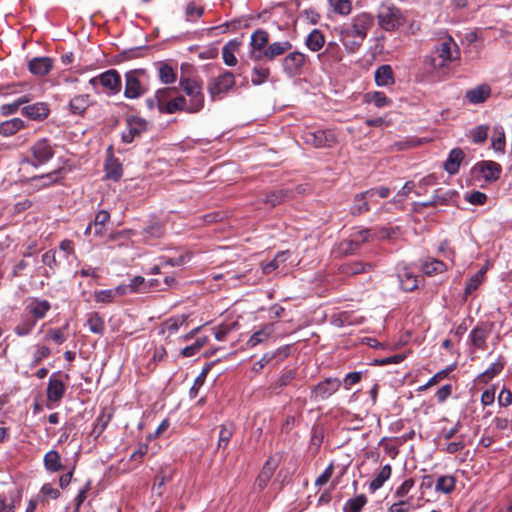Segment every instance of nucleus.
<instances>
[{"instance_id": "864d4df0", "label": "nucleus", "mask_w": 512, "mask_h": 512, "mask_svg": "<svg viewBox=\"0 0 512 512\" xmlns=\"http://www.w3.org/2000/svg\"><path fill=\"white\" fill-rule=\"evenodd\" d=\"M422 270L427 276H433L445 272L447 265L441 260L431 259L423 264Z\"/></svg>"}, {"instance_id": "39448f33", "label": "nucleus", "mask_w": 512, "mask_h": 512, "mask_svg": "<svg viewBox=\"0 0 512 512\" xmlns=\"http://www.w3.org/2000/svg\"><path fill=\"white\" fill-rule=\"evenodd\" d=\"M78 453L74 452L72 456L67 457L59 453L58 450H49L44 456L45 468L50 472L71 471L75 469Z\"/></svg>"}, {"instance_id": "bf43d9fd", "label": "nucleus", "mask_w": 512, "mask_h": 512, "mask_svg": "<svg viewBox=\"0 0 512 512\" xmlns=\"http://www.w3.org/2000/svg\"><path fill=\"white\" fill-rule=\"evenodd\" d=\"M360 245L352 239L351 237L349 239L342 240L337 247V251L342 256H349L355 254L359 249Z\"/></svg>"}, {"instance_id": "7c9ffc66", "label": "nucleus", "mask_w": 512, "mask_h": 512, "mask_svg": "<svg viewBox=\"0 0 512 512\" xmlns=\"http://www.w3.org/2000/svg\"><path fill=\"white\" fill-rule=\"evenodd\" d=\"M296 375L297 372L295 369H283L279 377L270 384L269 390L272 393L279 395L283 388L288 386L296 378Z\"/></svg>"}, {"instance_id": "13d9d810", "label": "nucleus", "mask_w": 512, "mask_h": 512, "mask_svg": "<svg viewBox=\"0 0 512 512\" xmlns=\"http://www.w3.org/2000/svg\"><path fill=\"white\" fill-rule=\"evenodd\" d=\"M486 273V270L484 268L480 269L478 272H476L466 283L465 290H464V296L467 298L470 294H472L474 291L478 289L480 284L484 280V275Z\"/></svg>"}, {"instance_id": "58836bf2", "label": "nucleus", "mask_w": 512, "mask_h": 512, "mask_svg": "<svg viewBox=\"0 0 512 512\" xmlns=\"http://www.w3.org/2000/svg\"><path fill=\"white\" fill-rule=\"evenodd\" d=\"M36 324L37 321L33 319V317L28 314L22 315L19 323L14 327L13 331L19 337L27 336L31 334Z\"/></svg>"}, {"instance_id": "37998d69", "label": "nucleus", "mask_w": 512, "mask_h": 512, "mask_svg": "<svg viewBox=\"0 0 512 512\" xmlns=\"http://www.w3.org/2000/svg\"><path fill=\"white\" fill-rule=\"evenodd\" d=\"M492 148L496 152L504 153L506 146V136L503 126L495 125L493 127V136L491 139Z\"/></svg>"}, {"instance_id": "2f4dec72", "label": "nucleus", "mask_w": 512, "mask_h": 512, "mask_svg": "<svg viewBox=\"0 0 512 512\" xmlns=\"http://www.w3.org/2000/svg\"><path fill=\"white\" fill-rule=\"evenodd\" d=\"M374 78L379 87H389L395 83L394 72L389 64L379 66L375 71Z\"/></svg>"}, {"instance_id": "4468645a", "label": "nucleus", "mask_w": 512, "mask_h": 512, "mask_svg": "<svg viewBox=\"0 0 512 512\" xmlns=\"http://www.w3.org/2000/svg\"><path fill=\"white\" fill-rule=\"evenodd\" d=\"M397 278L403 291L412 292L418 288L420 275L411 266L402 264L397 266Z\"/></svg>"}, {"instance_id": "f704fd0d", "label": "nucleus", "mask_w": 512, "mask_h": 512, "mask_svg": "<svg viewBox=\"0 0 512 512\" xmlns=\"http://www.w3.org/2000/svg\"><path fill=\"white\" fill-rule=\"evenodd\" d=\"M188 320V315L181 314V315H175L168 319H166L162 324L160 328V334H164L165 332H168L170 335L176 333L181 326L186 324Z\"/></svg>"}, {"instance_id": "ddd939ff", "label": "nucleus", "mask_w": 512, "mask_h": 512, "mask_svg": "<svg viewBox=\"0 0 512 512\" xmlns=\"http://www.w3.org/2000/svg\"><path fill=\"white\" fill-rule=\"evenodd\" d=\"M457 195L456 191L449 190L442 193L441 189H436L430 200L425 202H414L412 210L415 213H421L422 209L426 207L449 205L455 201Z\"/></svg>"}, {"instance_id": "9d476101", "label": "nucleus", "mask_w": 512, "mask_h": 512, "mask_svg": "<svg viewBox=\"0 0 512 512\" xmlns=\"http://www.w3.org/2000/svg\"><path fill=\"white\" fill-rule=\"evenodd\" d=\"M290 353L291 345H284L274 351L266 352L261 359L253 365L252 370L259 373L267 365H271L275 368L289 357Z\"/></svg>"}, {"instance_id": "72a5a7b5", "label": "nucleus", "mask_w": 512, "mask_h": 512, "mask_svg": "<svg viewBox=\"0 0 512 512\" xmlns=\"http://www.w3.org/2000/svg\"><path fill=\"white\" fill-rule=\"evenodd\" d=\"M249 20L250 19H248V18L234 19V20L226 22L222 25L212 27L209 29V31L211 33L215 32L214 33L215 35H217L219 33H225L227 31L236 32L242 28H248L250 25Z\"/></svg>"}, {"instance_id": "f03ea898", "label": "nucleus", "mask_w": 512, "mask_h": 512, "mask_svg": "<svg viewBox=\"0 0 512 512\" xmlns=\"http://www.w3.org/2000/svg\"><path fill=\"white\" fill-rule=\"evenodd\" d=\"M459 57V48L452 38L446 39L435 47L432 54L427 57L426 62L432 69L437 70L446 66Z\"/></svg>"}, {"instance_id": "f3484780", "label": "nucleus", "mask_w": 512, "mask_h": 512, "mask_svg": "<svg viewBox=\"0 0 512 512\" xmlns=\"http://www.w3.org/2000/svg\"><path fill=\"white\" fill-rule=\"evenodd\" d=\"M98 79L100 80V85L106 89L107 95H116L121 91L122 79L117 70H107L99 74Z\"/></svg>"}, {"instance_id": "e433bc0d", "label": "nucleus", "mask_w": 512, "mask_h": 512, "mask_svg": "<svg viewBox=\"0 0 512 512\" xmlns=\"http://www.w3.org/2000/svg\"><path fill=\"white\" fill-rule=\"evenodd\" d=\"M63 171L64 168L61 167L47 174L33 176L32 178H30V181L40 182V184L38 185L39 189L47 188L53 184L60 182L59 176L63 173Z\"/></svg>"}, {"instance_id": "6ab92c4d", "label": "nucleus", "mask_w": 512, "mask_h": 512, "mask_svg": "<svg viewBox=\"0 0 512 512\" xmlns=\"http://www.w3.org/2000/svg\"><path fill=\"white\" fill-rule=\"evenodd\" d=\"M51 310V303L46 299L32 297L25 306V312L37 322L47 315Z\"/></svg>"}, {"instance_id": "c756f323", "label": "nucleus", "mask_w": 512, "mask_h": 512, "mask_svg": "<svg viewBox=\"0 0 512 512\" xmlns=\"http://www.w3.org/2000/svg\"><path fill=\"white\" fill-rule=\"evenodd\" d=\"M372 199V192L364 191L354 196L353 205L350 207V213L353 216L361 215L370 210L369 200Z\"/></svg>"}, {"instance_id": "e2e57ef3", "label": "nucleus", "mask_w": 512, "mask_h": 512, "mask_svg": "<svg viewBox=\"0 0 512 512\" xmlns=\"http://www.w3.org/2000/svg\"><path fill=\"white\" fill-rule=\"evenodd\" d=\"M488 125H479L470 130L469 136L473 143L481 144L484 143L488 137Z\"/></svg>"}, {"instance_id": "5fc2aeb1", "label": "nucleus", "mask_w": 512, "mask_h": 512, "mask_svg": "<svg viewBox=\"0 0 512 512\" xmlns=\"http://www.w3.org/2000/svg\"><path fill=\"white\" fill-rule=\"evenodd\" d=\"M391 476V467L389 464H386L382 467L379 473L375 476V478L370 482L369 489L373 493L379 488L383 486L385 481H387Z\"/></svg>"}, {"instance_id": "f257e3e1", "label": "nucleus", "mask_w": 512, "mask_h": 512, "mask_svg": "<svg viewBox=\"0 0 512 512\" xmlns=\"http://www.w3.org/2000/svg\"><path fill=\"white\" fill-rule=\"evenodd\" d=\"M158 96L160 98V114L187 113V99L179 93L176 87L160 88L158 89Z\"/></svg>"}, {"instance_id": "20e7f679", "label": "nucleus", "mask_w": 512, "mask_h": 512, "mask_svg": "<svg viewBox=\"0 0 512 512\" xmlns=\"http://www.w3.org/2000/svg\"><path fill=\"white\" fill-rule=\"evenodd\" d=\"M145 76V69H133L125 73L124 96L127 99H138L147 93L148 87L142 82Z\"/></svg>"}, {"instance_id": "5701e85b", "label": "nucleus", "mask_w": 512, "mask_h": 512, "mask_svg": "<svg viewBox=\"0 0 512 512\" xmlns=\"http://www.w3.org/2000/svg\"><path fill=\"white\" fill-rule=\"evenodd\" d=\"M112 150V146H109L107 149V158L104 170L106 172V178L113 181H119L123 175V167L119 159L114 157Z\"/></svg>"}, {"instance_id": "cd10ccee", "label": "nucleus", "mask_w": 512, "mask_h": 512, "mask_svg": "<svg viewBox=\"0 0 512 512\" xmlns=\"http://www.w3.org/2000/svg\"><path fill=\"white\" fill-rule=\"evenodd\" d=\"M490 330L486 323L477 324L470 332L469 339L471 344L477 348L483 350L486 346V340L489 336Z\"/></svg>"}, {"instance_id": "3c124183", "label": "nucleus", "mask_w": 512, "mask_h": 512, "mask_svg": "<svg viewBox=\"0 0 512 512\" xmlns=\"http://www.w3.org/2000/svg\"><path fill=\"white\" fill-rule=\"evenodd\" d=\"M214 364L215 362L206 364L201 373L196 377L193 386L189 390L190 398L193 399L197 397L199 389L204 385L206 377Z\"/></svg>"}, {"instance_id": "c85d7f7f", "label": "nucleus", "mask_w": 512, "mask_h": 512, "mask_svg": "<svg viewBox=\"0 0 512 512\" xmlns=\"http://www.w3.org/2000/svg\"><path fill=\"white\" fill-rule=\"evenodd\" d=\"M277 465H278V459H275L273 457L269 458L265 462L260 474L258 475V477L255 481V486L258 490L261 491L267 486Z\"/></svg>"}, {"instance_id": "4be33fe9", "label": "nucleus", "mask_w": 512, "mask_h": 512, "mask_svg": "<svg viewBox=\"0 0 512 512\" xmlns=\"http://www.w3.org/2000/svg\"><path fill=\"white\" fill-rule=\"evenodd\" d=\"M21 113L29 120L44 121L50 114V108L45 102H36L22 107Z\"/></svg>"}, {"instance_id": "a878e982", "label": "nucleus", "mask_w": 512, "mask_h": 512, "mask_svg": "<svg viewBox=\"0 0 512 512\" xmlns=\"http://www.w3.org/2000/svg\"><path fill=\"white\" fill-rule=\"evenodd\" d=\"M491 95V87L488 84H481L465 93V98L470 104L484 103Z\"/></svg>"}, {"instance_id": "393cba45", "label": "nucleus", "mask_w": 512, "mask_h": 512, "mask_svg": "<svg viewBox=\"0 0 512 512\" xmlns=\"http://www.w3.org/2000/svg\"><path fill=\"white\" fill-rule=\"evenodd\" d=\"M91 105L89 94L75 95L68 103L69 113L73 116H83Z\"/></svg>"}, {"instance_id": "774afa93", "label": "nucleus", "mask_w": 512, "mask_h": 512, "mask_svg": "<svg viewBox=\"0 0 512 512\" xmlns=\"http://www.w3.org/2000/svg\"><path fill=\"white\" fill-rule=\"evenodd\" d=\"M329 4L333 11L340 15H348L352 9L350 0H329Z\"/></svg>"}, {"instance_id": "c9c22d12", "label": "nucleus", "mask_w": 512, "mask_h": 512, "mask_svg": "<svg viewBox=\"0 0 512 512\" xmlns=\"http://www.w3.org/2000/svg\"><path fill=\"white\" fill-rule=\"evenodd\" d=\"M372 268L369 263L359 261L343 263L339 266V272L346 276H354L357 274L365 273Z\"/></svg>"}, {"instance_id": "09e8293b", "label": "nucleus", "mask_w": 512, "mask_h": 512, "mask_svg": "<svg viewBox=\"0 0 512 512\" xmlns=\"http://www.w3.org/2000/svg\"><path fill=\"white\" fill-rule=\"evenodd\" d=\"M147 46H137L129 49H125L116 55V62H124L135 58L143 57L144 52L147 50Z\"/></svg>"}, {"instance_id": "49530a36", "label": "nucleus", "mask_w": 512, "mask_h": 512, "mask_svg": "<svg viewBox=\"0 0 512 512\" xmlns=\"http://www.w3.org/2000/svg\"><path fill=\"white\" fill-rule=\"evenodd\" d=\"M269 44V34L266 30H255L250 39V46L254 49H266Z\"/></svg>"}, {"instance_id": "338daca9", "label": "nucleus", "mask_w": 512, "mask_h": 512, "mask_svg": "<svg viewBox=\"0 0 512 512\" xmlns=\"http://www.w3.org/2000/svg\"><path fill=\"white\" fill-rule=\"evenodd\" d=\"M164 233V227L160 223H152L149 226L143 228L142 235L145 239L148 238H160Z\"/></svg>"}, {"instance_id": "6e6d98bb", "label": "nucleus", "mask_w": 512, "mask_h": 512, "mask_svg": "<svg viewBox=\"0 0 512 512\" xmlns=\"http://www.w3.org/2000/svg\"><path fill=\"white\" fill-rule=\"evenodd\" d=\"M456 480L451 475L440 476L435 484V491L450 494L455 489Z\"/></svg>"}, {"instance_id": "a18cd8bd", "label": "nucleus", "mask_w": 512, "mask_h": 512, "mask_svg": "<svg viewBox=\"0 0 512 512\" xmlns=\"http://www.w3.org/2000/svg\"><path fill=\"white\" fill-rule=\"evenodd\" d=\"M87 325L94 334L103 335L105 332L104 319L98 312H91L87 315Z\"/></svg>"}, {"instance_id": "9b49d317", "label": "nucleus", "mask_w": 512, "mask_h": 512, "mask_svg": "<svg viewBox=\"0 0 512 512\" xmlns=\"http://www.w3.org/2000/svg\"><path fill=\"white\" fill-rule=\"evenodd\" d=\"M126 126V130L121 134V140L126 144L132 143L135 138L140 137L148 130V122L136 115L127 116Z\"/></svg>"}, {"instance_id": "a211bd4d", "label": "nucleus", "mask_w": 512, "mask_h": 512, "mask_svg": "<svg viewBox=\"0 0 512 512\" xmlns=\"http://www.w3.org/2000/svg\"><path fill=\"white\" fill-rule=\"evenodd\" d=\"M66 391L64 382L60 379V372L53 373L48 381L46 396L48 402L59 403Z\"/></svg>"}, {"instance_id": "0eeeda50", "label": "nucleus", "mask_w": 512, "mask_h": 512, "mask_svg": "<svg viewBox=\"0 0 512 512\" xmlns=\"http://www.w3.org/2000/svg\"><path fill=\"white\" fill-rule=\"evenodd\" d=\"M308 61L306 54L299 51L290 52L282 59V70L290 78L300 76Z\"/></svg>"}, {"instance_id": "052dcab7", "label": "nucleus", "mask_w": 512, "mask_h": 512, "mask_svg": "<svg viewBox=\"0 0 512 512\" xmlns=\"http://www.w3.org/2000/svg\"><path fill=\"white\" fill-rule=\"evenodd\" d=\"M367 503V498L364 494H360L354 498L349 499L344 505V512H361L364 505Z\"/></svg>"}, {"instance_id": "4c0bfd02", "label": "nucleus", "mask_w": 512, "mask_h": 512, "mask_svg": "<svg viewBox=\"0 0 512 512\" xmlns=\"http://www.w3.org/2000/svg\"><path fill=\"white\" fill-rule=\"evenodd\" d=\"M25 128V122L21 118H12L0 124V135L9 137Z\"/></svg>"}, {"instance_id": "c03bdc74", "label": "nucleus", "mask_w": 512, "mask_h": 512, "mask_svg": "<svg viewBox=\"0 0 512 512\" xmlns=\"http://www.w3.org/2000/svg\"><path fill=\"white\" fill-rule=\"evenodd\" d=\"M112 416H113V414L110 409H108V408L102 409L101 413L96 418V421H95V424H94V427L92 430V434L95 435V437L100 436V434L105 430V428L111 421Z\"/></svg>"}, {"instance_id": "69168bd1", "label": "nucleus", "mask_w": 512, "mask_h": 512, "mask_svg": "<svg viewBox=\"0 0 512 512\" xmlns=\"http://www.w3.org/2000/svg\"><path fill=\"white\" fill-rule=\"evenodd\" d=\"M366 97H369L368 101L372 102L378 108L389 106L392 103L391 99H389L382 91H375L367 94Z\"/></svg>"}, {"instance_id": "423d86ee", "label": "nucleus", "mask_w": 512, "mask_h": 512, "mask_svg": "<svg viewBox=\"0 0 512 512\" xmlns=\"http://www.w3.org/2000/svg\"><path fill=\"white\" fill-rule=\"evenodd\" d=\"M342 381L337 377H327L311 387L309 399L313 403L325 401L341 387Z\"/></svg>"}, {"instance_id": "b1692460", "label": "nucleus", "mask_w": 512, "mask_h": 512, "mask_svg": "<svg viewBox=\"0 0 512 512\" xmlns=\"http://www.w3.org/2000/svg\"><path fill=\"white\" fill-rule=\"evenodd\" d=\"M53 59L48 56L34 57L28 62V70L35 76H45L53 68Z\"/></svg>"}, {"instance_id": "79ce46f5", "label": "nucleus", "mask_w": 512, "mask_h": 512, "mask_svg": "<svg viewBox=\"0 0 512 512\" xmlns=\"http://www.w3.org/2000/svg\"><path fill=\"white\" fill-rule=\"evenodd\" d=\"M289 257L288 251H280L276 254L274 259L264 263H261L262 272L265 275H268L278 269L281 264L285 263Z\"/></svg>"}, {"instance_id": "680f3d73", "label": "nucleus", "mask_w": 512, "mask_h": 512, "mask_svg": "<svg viewBox=\"0 0 512 512\" xmlns=\"http://www.w3.org/2000/svg\"><path fill=\"white\" fill-rule=\"evenodd\" d=\"M270 70L264 66H255L252 70L251 82L254 86H259L269 78Z\"/></svg>"}, {"instance_id": "f8f14e48", "label": "nucleus", "mask_w": 512, "mask_h": 512, "mask_svg": "<svg viewBox=\"0 0 512 512\" xmlns=\"http://www.w3.org/2000/svg\"><path fill=\"white\" fill-rule=\"evenodd\" d=\"M31 152L34 157V161H29L35 168L47 163L54 156V150L47 138H42L36 141L31 147Z\"/></svg>"}, {"instance_id": "7ed1b4c3", "label": "nucleus", "mask_w": 512, "mask_h": 512, "mask_svg": "<svg viewBox=\"0 0 512 512\" xmlns=\"http://www.w3.org/2000/svg\"><path fill=\"white\" fill-rule=\"evenodd\" d=\"M179 86L190 98L189 102H187V113L194 114L200 112L205 103L204 94L202 92V83L196 79L181 77Z\"/></svg>"}, {"instance_id": "412c9836", "label": "nucleus", "mask_w": 512, "mask_h": 512, "mask_svg": "<svg viewBox=\"0 0 512 512\" xmlns=\"http://www.w3.org/2000/svg\"><path fill=\"white\" fill-rule=\"evenodd\" d=\"M294 197V192L290 188H283L278 190H271L264 194L261 201L269 208H274L283 204L289 199Z\"/></svg>"}, {"instance_id": "6e6552de", "label": "nucleus", "mask_w": 512, "mask_h": 512, "mask_svg": "<svg viewBox=\"0 0 512 512\" xmlns=\"http://www.w3.org/2000/svg\"><path fill=\"white\" fill-rule=\"evenodd\" d=\"M235 85L234 74L230 71H225L218 77L211 79L207 85V91L212 101L219 98L220 95L227 93Z\"/></svg>"}, {"instance_id": "4d7b16f0", "label": "nucleus", "mask_w": 512, "mask_h": 512, "mask_svg": "<svg viewBox=\"0 0 512 512\" xmlns=\"http://www.w3.org/2000/svg\"><path fill=\"white\" fill-rule=\"evenodd\" d=\"M504 365V358L499 356L497 361L492 363L482 374L479 375V377L483 378L484 382H488L490 379L494 378L502 372Z\"/></svg>"}, {"instance_id": "603ef678", "label": "nucleus", "mask_w": 512, "mask_h": 512, "mask_svg": "<svg viewBox=\"0 0 512 512\" xmlns=\"http://www.w3.org/2000/svg\"><path fill=\"white\" fill-rule=\"evenodd\" d=\"M159 80L164 84H173L177 75L171 65L165 62H160L158 67Z\"/></svg>"}, {"instance_id": "1a4fd4ad", "label": "nucleus", "mask_w": 512, "mask_h": 512, "mask_svg": "<svg viewBox=\"0 0 512 512\" xmlns=\"http://www.w3.org/2000/svg\"><path fill=\"white\" fill-rule=\"evenodd\" d=\"M377 18L379 26L385 31H394L402 24L401 11L393 5H382Z\"/></svg>"}, {"instance_id": "8fccbe9b", "label": "nucleus", "mask_w": 512, "mask_h": 512, "mask_svg": "<svg viewBox=\"0 0 512 512\" xmlns=\"http://www.w3.org/2000/svg\"><path fill=\"white\" fill-rule=\"evenodd\" d=\"M116 294H126V287L123 285L117 286L115 289L101 290L95 293V301L99 303H107L112 301Z\"/></svg>"}, {"instance_id": "dca6fc26", "label": "nucleus", "mask_w": 512, "mask_h": 512, "mask_svg": "<svg viewBox=\"0 0 512 512\" xmlns=\"http://www.w3.org/2000/svg\"><path fill=\"white\" fill-rule=\"evenodd\" d=\"M473 172L480 174L486 182H495L501 176L502 167L497 162L482 160L474 165Z\"/></svg>"}, {"instance_id": "de8ad7c7", "label": "nucleus", "mask_w": 512, "mask_h": 512, "mask_svg": "<svg viewBox=\"0 0 512 512\" xmlns=\"http://www.w3.org/2000/svg\"><path fill=\"white\" fill-rule=\"evenodd\" d=\"M110 220V214L107 210H100L96 213L94 221L92 222L95 236H103L105 233V225Z\"/></svg>"}, {"instance_id": "0e129e2a", "label": "nucleus", "mask_w": 512, "mask_h": 512, "mask_svg": "<svg viewBox=\"0 0 512 512\" xmlns=\"http://www.w3.org/2000/svg\"><path fill=\"white\" fill-rule=\"evenodd\" d=\"M126 287V293L129 292H147V281L142 276H135L130 280L128 285H123Z\"/></svg>"}, {"instance_id": "a19ab883", "label": "nucleus", "mask_w": 512, "mask_h": 512, "mask_svg": "<svg viewBox=\"0 0 512 512\" xmlns=\"http://www.w3.org/2000/svg\"><path fill=\"white\" fill-rule=\"evenodd\" d=\"M274 328L272 324L265 325L262 329L256 331L251 335V337L247 341V345L250 348L257 346L260 343L268 340L270 336L273 334Z\"/></svg>"}, {"instance_id": "aec40b11", "label": "nucleus", "mask_w": 512, "mask_h": 512, "mask_svg": "<svg viewBox=\"0 0 512 512\" xmlns=\"http://www.w3.org/2000/svg\"><path fill=\"white\" fill-rule=\"evenodd\" d=\"M373 23V15L366 12L361 13L353 18L350 33L352 36L359 37L363 41L367 35V30Z\"/></svg>"}, {"instance_id": "2eb2a0df", "label": "nucleus", "mask_w": 512, "mask_h": 512, "mask_svg": "<svg viewBox=\"0 0 512 512\" xmlns=\"http://www.w3.org/2000/svg\"><path fill=\"white\" fill-rule=\"evenodd\" d=\"M306 144L312 145L316 148L331 147L335 142V135L330 130H316L306 132L303 136Z\"/></svg>"}, {"instance_id": "ea45409f", "label": "nucleus", "mask_w": 512, "mask_h": 512, "mask_svg": "<svg viewBox=\"0 0 512 512\" xmlns=\"http://www.w3.org/2000/svg\"><path fill=\"white\" fill-rule=\"evenodd\" d=\"M325 44V36L319 29H313L305 40L307 48L313 52L319 51Z\"/></svg>"}, {"instance_id": "473e14b6", "label": "nucleus", "mask_w": 512, "mask_h": 512, "mask_svg": "<svg viewBox=\"0 0 512 512\" xmlns=\"http://www.w3.org/2000/svg\"><path fill=\"white\" fill-rule=\"evenodd\" d=\"M292 49V43L288 40L268 44L264 56L265 59L273 61L276 57L285 54Z\"/></svg>"}, {"instance_id": "bb28decb", "label": "nucleus", "mask_w": 512, "mask_h": 512, "mask_svg": "<svg viewBox=\"0 0 512 512\" xmlns=\"http://www.w3.org/2000/svg\"><path fill=\"white\" fill-rule=\"evenodd\" d=\"M464 157L465 154L461 148H453L443 164L444 170L450 175L457 174Z\"/></svg>"}]
</instances>
